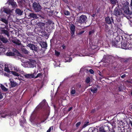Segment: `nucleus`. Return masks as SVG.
<instances>
[{
	"label": "nucleus",
	"instance_id": "obj_1",
	"mask_svg": "<svg viewBox=\"0 0 132 132\" xmlns=\"http://www.w3.org/2000/svg\"><path fill=\"white\" fill-rule=\"evenodd\" d=\"M129 3L127 2H126L123 4H122L121 10L122 14L124 15V13L127 14H131V12L129 10L128 6Z\"/></svg>",
	"mask_w": 132,
	"mask_h": 132
},
{
	"label": "nucleus",
	"instance_id": "obj_2",
	"mask_svg": "<svg viewBox=\"0 0 132 132\" xmlns=\"http://www.w3.org/2000/svg\"><path fill=\"white\" fill-rule=\"evenodd\" d=\"M3 12H4L5 13H6L7 14L8 18L7 19L8 20H10L11 21L12 20V16H13L10 14L11 11L9 8H2L1 9V13H2Z\"/></svg>",
	"mask_w": 132,
	"mask_h": 132
},
{
	"label": "nucleus",
	"instance_id": "obj_3",
	"mask_svg": "<svg viewBox=\"0 0 132 132\" xmlns=\"http://www.w3.org/2000/svg\"><path fill=\"white\" fill-rule=\"evenodd\" d=\"M120 40L119 37H117L112 41V45L117 47L121 48V42Z\"/></svg>",
	"mask_w": 132,
	"mask_h": 132
},
{
	"label": "nucleus",
	"instance_id": "obj_4",
	"mask_svg": "<svg viewBox=\"0 0 132 132\" xmlns=\"http://www.w3.org/2000/svg\"><path fill=\"white\" fill-rule=\"evenodd\" d=\"M124 49H128L132 47V45L128 41H124L121 43V47Z\"/></svg>",
	"mask_w": 132,
	"mask_h": 132
},
{
	"label": "nucleus",
	"instance_id": "obj_5",
	"mask_svg": "<svg viewBox=\"0 0 132 132\" xmlns=\"http://www.w3.org/2000/svg\"><path fill=\"white\" fill-rule=\"evenodd\" d=\"M33 8L36 12L40 11L42 9V7L39 4L36 2H34L32 4Z\"/></svg>",
	"mask_w": 132,
	"mask_h": 132
},
{
	"label": "nucleus",
	"instance_id": "obj_6",
	"mask_svg": "<svg viewBox=\"0 0 132 132\" xmlns=\"http://www.w3.org/2000/svg\"><path fill=\"white\" fill-rule=\"evenodd\" d=\"M27 46L29 47L30 49L32 50L34 53V52H38V48L37 46L31 43L28 44Z\"/></svg>",
	"mask_w": 132,
	"mask_h": 132
},
{
	"label": "nucleus",
	"instance_id": "obj_7",
	"mask_svg": "<svg viewBox=\"0 0 132 132\" xmlns=\"http://www.w3.org/2000/svg\"><path fill=\"white\" fill-rule=\"evenodd\" d=\"M87 19V18L86 16L82 15L79 18L78 21L79 23L81 24L84 23H86Z\"/></svg>",
	"mask_w": 132,
	"mask_h": 132
},
{
	"label": "nucleus",
	"instance_id": "obj_8",
	"mask_svg": "<svg viewBox=\"0 0 132 132\" xmlns=\"http://www.w3.org/2000/svg\"><path fill=\"white\" fill-rule=\"evenodd\" d=\"M2 43L0 42V55H3L7 51H8L9 48L5 47H3L1 45Z\"/></svg>",
	"mask_w": 132,
	"mask_h": 132
},
{
	"label": "nucleus",
	"instance_id": "obj_9",
	"mask_svg": "<svg viewBox=\"0 0 132 132\" xmlns=\"http://www.w3.org/2000/svg\"><path fill=\"white\" fill-rule=\"evenodd\" d=\"M4 16L2 15H0V20L4 22L5 24V27L3 28L8 29V21L4 18Z\"/></svg>",
	"mask_w": 132,
	"mask_h": 132
},
{
	"label": "nucleus",
	"instance_id": "obj_10",
	"mask_svg": "<svg viewBox=\"0 0 132 132\" xmlns=\"http://www.w3.org/2000/svg\"><path fill=\"white\" fill-rule=\"evenodd\" d=\"M70 29L71 31V36L74 37L75 36V26L73 24H71L70 25Z\"/></svg>",
	"mask_w": 132,
	"mask_h": 132
},
{
	"label": "nucleus",
	"instance_id": "obj_11",
	"mask_svg": "<svg viewBox=\"0 0 132 132\" xmlns=\"http://www.w3.org/2000/svg\"><path fill=\"white\" fill-rule=\"evenodd\" d=\"M11 70L16 72H18L21 73H24L23 71L20 70L19 68L17 67H14L13 66H12Z\"/></svg>",
	"mask_w": 132,
	"mask_h": 132
},
{
	"label": "nucleus",
	"instance_id": "obj_12",
	"mask_svg": "<svg viewBox=\"0 0 132 132\" xmlns=\"http://www.w3.org/2000/svg\"><path fill=\"white\" fill-rule=\"evenodd\" d=\"M105 126L104 128L103 127H100L98 130L96 129H94L92 132H108V131L105 130Z\"/></svg>",
	"mask_w": 132,
	"mask_h": 132
},
{
	"label": "nucleus",
	"instance_id": "obj_13",
	"mask_svg": "<svg viewBox=\"0 0 132 132\" xmlns=\"http://www.w3.org/2000/svg\"><path fill=\"white\" fill-rule=\"evenodd\" d=\"M105 21L108 24H111L112 22H113V20L112 17L110 18L107 17L105 18Z\"/></svg>",
	"mask_w": 132,
	"mask_h": 132
},
{
	"label": "nucleus",
	"instance_id": "obj_14",
	"mask_svg": "<svg viewBox=\"0 0 132 132\" xmlns=\"http://www.w3.org/2000/svg\"><path fill=\"white\" fill-rule=\"evenodd\" d=\"M0 115L1 117L3 118L7 117L9 119L11 118V116L10 114H8L7 113L2 112L1 113Z\"/></svg>",
	"mask_w": 132,
	"mask_h": 132
},
{
	"label": "nucleus",
	"instance_id": "obj_15",
	"mask_svg": "<svg viewBox=\"0 0 132 132\" xmlns=\"http://www.w3.org/2000/svg\"><path fill=\"white\" fill-rule=\"evenodd\" d=\"M47 105V103L46 102L45 100H44L41 103H40L39 105L37 107V108H41L44 106H46Z\"/></svg>",
	"mask_w": 132,
	"mask_h": 132
},
{
	"label": "nucleus",
	"instance_id": "obj_16",
	"mask_svg": "<svg viewBox=\"0 0 132 132\" xmlns=\"http://www.w3.org/2000/svg\"><path fill=\"white\" fill-rule=\"evenodd\" d=\"M11 67H12V65H9L8 66H7L5 65L4 64V70L7 72H10L11 71L10 70H11Z\"/></svg>",
	"mask_w": 132,
	"mask_h": 132
},
{
	"label": "nucleus",
	"instance_id": "obj_17",
	"mask_svg": "<svg viewBox=\"0 0 132 132\" xmlns=\"http://www.w3.org/2000/svg\"><path fill=\"white\" fill-rule=\"evenodd\" d=\"M36 61L35 60H31L30 62H29V65L31 67L30 68H33L36 64Z\"/></svg>",
	"mask_w": 132,
	"mask_h": 132
},
{
	"label": "nucleus",
	"instance_id": "obj_18",
	"mask_svg": "<svg viewBox=\"0 0 132 132\" xmlns=\"http://www.w3.org/2000/svg\"><path fill=\"white\" fill-rule=\"evenodd\" d=\"M23 76L25 78H33L34 77V75L32 74H27L24 73Z\"/></svg>",
	"mask_w": 132,
	"mask_h": 132
},
{
	"label": "nucleus",
	"instance_id": "obj_19",
	"mask_svg": "<svg viewBox=\"0 0 132 132\" xmlns=\"http://www.w3.org/2000/svg\"><path fill=\"white\" fill-rule=\"evenodd\" d=\"M4 64L0 62V74H3V69L4 68Z\"/></svg>",
	"mask_w": 132,
	"mask_h": 132
},
{
	"label": "nucleus",
	"instance_id": "obj_20",
	"mask_svg": "<svg viewBox=\"0 0 132 132\" xmlns=\"http://www.w3.org/2000/svg\"><path fill=\"white\" fill-rule=\"evenodd\" d=\"M29 16L31 18H32L34 19H36L38 18V17L37 16V15L34 13H30Z\"/></svg>",
	"mask_w": 132,
	"mask_h": 132
},
{
	"label": "nucleus",
	"instance_id": "obj_21",
	"mask_svg": "<svg viewBox=\"0 0 132 132\" xmlns=\"http://www.w3.org/2000/svg\"><path fill=\"white\" fill-rule=\"evenodd\" d=\"M16 13L19 15H21L22 14L23 11L19 9H16L15 10Z\"/></svg>",
	"mask_w": 132,
	"mask_h": 132
},
{
	"label": "nucleus",
	"instance_id": "obj_22",
	"mask_svg": "<svg viewBox=\"0 0 132 132\" xmlns=\"http://www.w3.org/2000/svg\"><path fill=\"white\" fill-rule=\"evenodd\" d=\"M35 117V114L34 113H32L30 119V120L31 122L33 123L35 122L34 120Z\"/></svg>",
	"mask_w": 132,
	"mask_h": 132
},
{
	"label": "nucleus",
	"instance_id": "obj_23",
	"mask_svg": "<svg viewBox=\"0 0 132 132\" xmlns=\"http://www.w3.org/2000/svg\"><path fill=\"white\" fill-rule=\"evenodd\" d=\"M22 65L25 67L30 68V67L29 65V62L28 61H26L25 62L23 63L22 64Z\"/></svg>",
	"mask_w": 132,
	"mask_h": 132
},
{
	"label": "nucleus",
	"instance_id": "obj_24",
	"mask_svg": "<svg viewBox=\"0 0 132 132\" xmlns=\"http://www.w3.org/2000/svg\"><path fill=\"white\" fill-rule=\"evenodd\" d=\"M12 42L16 45H19L21 44L20 42L18 40L15 39H14L12 40Z\"/></svg>",
	"mask_w": 132,
	"mask_h": 132
},
{
	"label": "nucleus",
	"instance_id": "obj_25",
	"mask_svg": "<svg viewBox=\"0 0 132 132\" xmlns=\"http://www.w3.org/2000/svg\"><path fill=\"white\" fill-rule=\"evenodd\" d=\"M24 47L23 46L21 48V50L22 51L24 54H28L29 52L26 49L24 48Z\"/></svg>",
	"mask_w": 132,
	"mask_h": 132
},
{
	"label": "nucleus",
	"instance_id": "obj_26",
	"mask_svg": "<svg viewBox=\"0 0 132 132\" xmlns=\"http://www.w3.org/2000/svg\"><path fill=\"white\" fill-rule=\"evenodd\" d=\"M26 124V120L24 118H23V121H20V125L21 126L24 127L25 126Z\"/></svg>",
	"mask_w": 132,
	"mask_h": 132
},
{
	"label": "nucleus",
	"instance_id": "obj_27",
	"mask_svg": "<svg viewBox=\"0 0 132 132\" xmlns=\"http://www.w3.org/2000/svg\"><path fill=\"white\" fill-rule=\"evenodd\" d=\"M91 91L93 93H96L97 90V89L96 87H92L90 89Z\"/></svg>",
	"mask_w": 132,
	"mask_h": 132
},
{
	"label": "nucleus",
	"instance_id": "obj_28",
	"mask_svg": "<svg viewBox=\"0 0 132 132\" xmlns=\"http://www.w3.org/2000/svg\"><path fill=\"white\" fill-rule=\"evenodd\" d=\"M9 4H11L13 7H16L17 6L16 2H9Z\"/></svg>",
	"mask_w": 132,
	"mask_h": 132
},
{
	"label": "nucleus",
	"instance_id": "obj_29",
	"mask_svg": "<svg viewBox=\"0 0 132 132\" xmlns=\"http://www.w3.org/2000/svg\"><path fill=\"white\" fill-rule=\"evenodd\" d=\"M2 33L6 35L8 37H9L10 35L9 34V33L7 31L5 30H2Z\"/></svg>",
	"mask_w": 132,
	"mask_h": 132
},
{
	"label": "nucleus",
	"instance_id": "obj_30",
	"mask_svg": "<svg viewBox=\"0 0 132 132\" xmlns=\"http://www.w3.org/2000/svg\"><path fill=\"white\" fill-rule=\"evenodd\" d=\"M41 46L42 47L46 48L47 47V44L46 43L43 42L40 44Z\"/></svg>",
	"mask_w": 132,
	"mask_h": 132
},
{
	"label": "nucleus",
	"instance_id": "obj_31",
	"mask_svg": "<svg viewBox=\"0 0 132 132\" xmlns=\"http://www.w3.org/2000/svg\"><path fill=\"white\" fill-rule=\"evenodd\" d=\"M8 51L6 54V55L8 56H11L14 55V53H13L9 51V50Z\"/></svg>",
	"mask_w": 132,
	"mask_h": 132
},
{
	"label": "nucleus",
	"instance_id": "obj_32",
	"mask_svg": "<svg viewBox=\"0 0 132 132\" xmlns=\"http://www.w3.org/2000/svg\"><path fill=\"white\" fill-rule=\"evenodd\" d=\"M110 3L113 4H116L117 2V0H109Z\"/></svg>",
	"mask_w": 132,
	"mask_h": 132
},
{
	"label": "nucleus",
	"instance_id": "obj_33",
	"mask_svg": "<svg viewBox=\"0 0 132 132\" xmlns=\"http://www.w3.org/2000/svg\"><path fill=\"white\" fill-rule=\"evenodd\" d=\"M10 72H11V73L15 76H19V75L18 73H16V71L11 70Z\"/></svg>",
	"mask_w": 132,
	"mask_h": 132
},
{
	"label": "nucleus",
	"instance_id": "obj_34",
	"mask_svg": "<svg viewBox=\"0 0 132 132\" xmlns=\"http://www.w3.org/2000/svg\"><path fill=\"white\" fill-rule=\"evenodd\" d=\"M114 14L116 16H118L120 15V12L118 11L115 10L114 12Z\"/></svg>",
	"mask_w": 132,
	"mask_h": 132
},
{
	"label": "nucleus",
	"instance_id": "obj_35",
	"mask_svg": "<svg viewBox=\"0 0 132 132\" xmlns=\"http://www.w3.org/2000/svg\"><path fill=\"white\" fill-rule=\"evenodd\" d=\"M10 82L11 86L12 87H15L17 85V84L16 82L11 81Z\"/></svg>",
	"mask_w": 132,
	"mask_h": 132
},
{
	"label": "nucleus",
	"instance_id": "obj_36",
	"mask_svg": "<svg viewBox=\"0 0 132 132\" xmlns=\"http://www.w3.org/2000/svg\"><path fill=\"white\" fill-rule=\"evenodd\" d=\"M1 85L0 86V88H1L3 90L5 91H7V88L1 84Z\"/></svg>",
	"mask_w": 132,
	"mask_h": 132
},
{
	"label": "nucleus",
	"instance_id": "obj_37",
	"mask_svg": "<svg viewBox=\"0 0 132 132\" xmlns=\"http://www.w3.org/2000/svg\"><path fill=\"white\" fill-rule=\"evenodd\" d=\"M82 54H79V55H77V56H84L86 55V53H85L84 52H82Z\"/></svg>",
	"mask_w": 132,
	"mask_h": 132
},
{
	"label": "nucleus",
	"instance_id": "obj_38",
	"mask_svg": "<svg viewBox=\"0 0 132 132\" xmlns=\"http://www.w3.org/2000/svg\"><path fill=\"white\" fill-rule=\"evenodd\" d=\"M76 91L74 89H72L70 91V93L71 95H74L76 93Z\"/></svg>",
	"mask_w": 132,
	"mask_h": 132
},
{
	"label": "nucleus",
	"instance_id": "obj_39",
	"mask_svg": "<svg viewBox=\"0 0 132 132\" xmlns=\"http://www.w3.org/2000/svg\"><path fill=\"white\" fill-rule=\"evenodd\" d=\"M65 60L66 61H65V62H70L72 60V59L69 57H67L65 59Z\"/></svg>",
	"mask_w": 132,
	"mask_h": 132
},
{
	"label": "nucleus",
	"instance_id": "obj_40",
	"mask_svg": "<svg viewBox=\"0 0 132 132\" xmlns=\"http://www.w3.org/2000/svg\"><path fill=\"white\" fill-rule=\"evenodd\" d=\"M86 82L87 83H88L90 81V78L89 77H88L86 78Z\"/></svg>",
	"mask_w": 132,
	"mask_h": 132
},
{
	"label": "nucleus",
	"instance_id": "obj_41",
	"mask_svg": "<svg viewBox=\"0 0 132 132\" xmlns=\"http://www.w3.org/2000/svg\"><path fill=\"white\" fill-rule=\"evenodd\" d=\"M64 14L66 15H69L70 14V12L68 11H65L64 12Z\"/></svg>",
	"mask_w": 132,
	"mask_h": 132
},
{
	"label": "nucleus",
	"instance_id": "obj_42",
	"mask_svg": "<svg viewBox=\"0 0 132 132\" xmlns=\"http://www.w3.org/2000/svg\"><path fill=\"white\" fill-rule=\"evenodd\" d=\"M122 85L119 86L118 87L119 90V91H121L122 89Z\"/></svg>",
	"mask_w": 132,
	"mask_h": 132
},
{
	"label": "nucleus",
	"instance_id": "obj_43",
	"mask_svg": "<svg viewBox=\"0 0 132 132\" xmlns=\"http://www.w3.org/2000/svg\"><path fill=\"white\" fill-rule=\"evenodd\" d=\"M89 122H85L83 126V128H85L88 125Z\"/></svg>",
	"mask_w": 132,
	"mask_h": 132
},
{
	"label": "nucleus",
	"instance_id": "obj_44",
	"mask_svg": "<svg viewBox=\"0 0 132 132\" xmlns=\"http://www.w3.org/2000/svg\"><path fill=\"white\" fill-rule=\"evenodd\" d=\"M55 54L56 55L58 56L59 55L60 53L56 50H55Z\"/></svg>",
	"mask_w": 132,
	"mask_h": 132
},
{
	"label": "nucleus",
	"instance_id": "obj_45",
	"mask_svg": "<svg viewBox=\"0 0 132 132\" xmlns=\"http://www.w3.org/2000/svg\"><path fill=\"white\" fill-rule=\"evenodd\" d=\"M39 24L40 25V26L41 27H42L43 26H44L45 25V24L44 23L42 22H40L39 23Z\"/></svg>",
	"mask_w": 132,
	"mask_h": 132
},
{
	"label": "nucleus",
	"instance_id": "obj_46",
	"mask_svg": "<svg viewBox=\"0 0 132 132\" xmlns=\"http://www.w3.org/2000/svg\"><path fill=\"white\" fill-rule=\"evenodd\" d=\"M52 129H53V126H51L48 129L47 131L46 132H50L51 130L52 129Z\"/></svg>",
	"mask_w": 132,
	"mask_h": 132
},
{
	"label": "nucleus",
	"instance_id": "obj_47",
	"mask_svg": "<svg viewBox=\"0 0 132 132\" xmlns=\"http://www.w3.org/2000/svg\"><path fill=\"white\" fill-rule=\"evenodd\" d=\"M42 75V74L41 73H38L37 76L35 78H36L38 77H40V76H41Z\"/></svg>",
	"mask_w": 132,
	"mask_h": 132
},
{
	"label": "nucleus",
	"instance_id": "obj_48",
	"mask_svg": "<svg viewBox=\"0 0 132 132\" xmlns=\"http://www.w3.org/2000/svg\"><path fill=\"white\" fill-rule=\"evenodd\" d=\"M81 124V122H78L76 123V126L77 127H78Z\"/></svg>",
	"mask_w": 132,
	"mask_h": 132
},
{
	"label": "nucleus",
	"instance_id": "obj_49",
	"mask_svg": "<svg viewBox=\"0 0 132 132\" xmlns=\"http://www.w3.org/2000/svg\"><path fill=\"white\" fill-rule=\"evenodd\" d=\"M89 72L91 74H93L94 73V71L92 69H90L89 70Z\"/></svg>",
	"mask_w": 132,
	"mask_h": 132
},
{
	"label": "nucleus",
	"instance_id": "obj_50",
	"mask_svg": "<svg viewBox=\"0 0 132 132\" xmlns=\"http://www.w3.org/2000/svg\"><path fill=\"white\" fill-rule=\"evenodd\" d=\"M94 32V31L93 30L90 31L89 32V35H90L92 34Z\"/></svg>",
	"mask_w": 132,
	"mask_h": 132
},
{
	"label": "nucleus",
	"instance_id": "obj_51",
	"mask_svg": "<svg viewBox=\"0 0 132 132\" xmlns=\"http://www.w3.org/2000/svg\"><path fill=\"white\" fill-rule=\"evenodd\" d=\"M126 76V75L125 74H124L123 75L121 76V78H123L125 77Z\"/></svg>",
	"mask_w": 132,
	"mask_h": 132
},
{
	"label": "nucleus",
	"instance_id": "obj_52",
	"mask_svg": "<svg viewBox=\"0 0 132 132\" xmlns=\"http://www.w3.org/2000/svg\"><path fill=\"white\" fill-rule=\"evenodd\" d=\"M72 107H70L69 108L68 110V111H71V109H72Z\"/></svg>",
	"mask_w": 132,
	"mask_h": 132
},
{
	"label": "nucleus",
	"instance_id": "obj_53",
	"mask_svg": "<svg viewBox=\"0 0 132 132\" xmlns=\"http://www.w3.org/2000/svg\"><path fill=\"white\" fill-rule=\"evenodd\" d=\"M3 97V95L2 94H0V100L2 99Z\"/></svg>",
	"mask_w": 132,
	"mask_h": 132
},
{
	"label": "nucleus",
	"instance_id": "obj_54",
	"mask_svg": "<svg viewBox=\"0 0 132 132\" xmlns=\"http://www.w3.org/2000/svg\"><path fill=\"white\" fill-rule=\"evenodd\" d=\"M130 5L131 7V9H132V0H131L130 4Z\"/></svg>",
	"mask_w": 132,
	"mask_h": 132
},
{
	"label": "nucleus",
	"instance_id": "obj_55",
	"mask_svg": "<svg viewBox=\"0 0 132 132\" xmlns=\"http://www.w3.org/2000/svg\"><path fill=\"white\" fill-rule=\"evenodd\" d=\"M64 2L66 3L68 2V1L67 0H66L65 1H64Z\"/></svg>",
	"mask_w": 132,
	"mask_h": 132
},
{
	"label": "nucleus",
	"instance_id": "obj_56",
	"mask_svg": "<svg viewBox=\"0 0 132 132\" xmlns=\"http://www.w3.org/2000/svg\"><path fill=\"white\" fill-rule=\"evenodd\" d=\"M109 132H111L110 130H109ZM112 132H114V131L113 130H112Z\"/></svg>",
	"mask_w": 132,
	"mask_h": 132
},
{
	"label": "nucleus",
	"instance_id": "obj_57",
	"mask_svg": "<svg viewBox=\"0 0 132 132\" xmlns=\"http://www.w3.org/2000/svg\"><path fill=\"white\" fill-rule=\"evenodd\" d=\"M99 74L100 76H101V72H99Z\"/></svg>",
	"mask_w": 132,
	"mask_h": 132
},
{
	"label": "nucleus",
	"instance_id": "obj_58",
	"mask_svg": "<svg viewBox=\"0 0 132 132\" xmlns=\"http://www.w3.org/2000/svg\"><path fill=\"white\" fill-rule=\"evenodd\" d=\"M94 15H95L94 14L93 15H92V16L93 17H94Z\"/></svg>",
	"mask_w": 132,
	"mask_h": 132
},
{
	"label": "nucleus",
	"instance_id": "obj_59",
	"mask_svg": "<svg viewBox=\"0 0 132 132\" xmlns=\"http://www.w3.org/2000/svg\"><path fill=\"white\" fill-rule=\"evenodd\" d=\"M131 94L132 95V91H131Z\"/></svg>",
	"mask_w": 132,
	"mask_h": 132
},
{
	"label": "nucleus",
	"instance_id": "obj_60",
	"mask_svg": "<svg viewBox=\"0 0 132 132\" xmlns=\"http://www.w3.org/2000/svg\"><path fill=\"white\" fill-rule=\"evenodd\" d=\"M62 47H63V48H64V46H63Z\"/></svg>",
	"mask_w": 132,
	"mask_h": 132
},
{
	"label": "nucleus",
	"instance_id": "obj_61",
	"mask_svg": "<svg viewBox=\"0 0 132 132\" xmlns=\"http://www.w3.org/2000/svg\"><path fill=\"white\" fill-rule=\"evenodd\" d=\"M12 122H13V123H14V121H13V120H12Z\"/></svg>",
	"mask_w": 132,
	"mask_h": 132
},
{
	"label": "nucleus",
	"instance_id": "obj_62",
	"mask_svg": "<svg viewBox=\"0 0 132 132\" xmlns=\"http://www.w3.org/2000/svg\"><path fill=\"white\" fill-rule=\"evenodd\" d=\"M38 15L39 16H40V15H39V14H38Z\"/></svg>",
	"mask_w": 132,
	"mask_h": 132
},
{
	"label": "nucleus",
	"instance_id": "obj_63",
	"mask_svg": "<svg viewBox=\"0 0 132 132\" xmlns=\"http://www.w3.org/2000/svg\"><path fill=\"white\" fill-rule=\"evenodd\" d=\"M44 122V121H42L41 122Z\"/></svg>",
	"mask_w": 132,
	"mask_h": 132
},
{
	"label": "nucleus",
	"instance_id": "obj_64",
	"mask_svg": "<svg viewBox=\"0 0 132 132\" xmlns=\"http://www.w3.org/2000/svg\"><path fill=\"white\" fill-rule=\"evenodd\" d=\"M36 123V124H38V123L37 122Z\"/></svg>",
	"mask_w": 132,
	"mask_h": 132
}]
</instances>
